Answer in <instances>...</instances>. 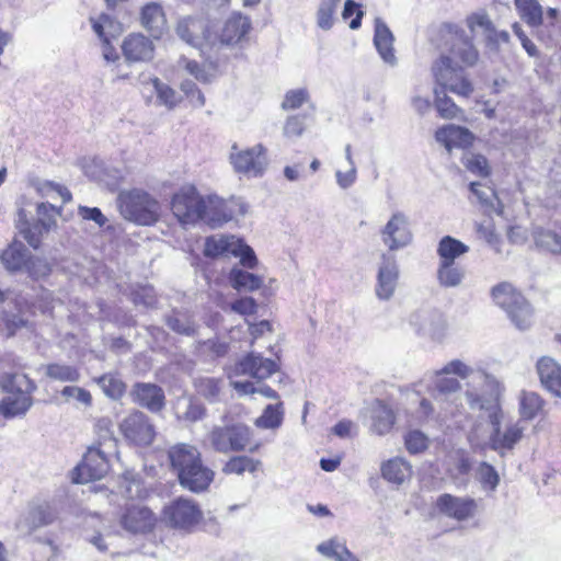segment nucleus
<instances>
[{
    "label": "nucleus",
    "mask_w": 561,
    "mask_h": 561,
    "mask_svg": "<svg viewBox=\"0 0 561 561\" xmlns=\"http://www.w3.org/2000/svg\"><path fill=\"white\" fill-rule=\"evenodd\" d=\"M428 437L419 430L410 431L404 437L408 451L412 455L421 454L428 447Z\"/></svg>",
    "instance_id": "nucleus-52"
},
{
    "label": "nucleus",
    "mask_w": 561,
    "mask_h": 561,
    "mask_svg": "<svg viewBox=\"0 0 561 561\" xmlns=\"http://www.w3.org/2000/svg\"><path fill=\"white\" fill-rule=\"evenodd\" d=\"M24 268L31 277L36 279L45 277L50 273L49 263L45 259L37 256L30 255Z\"/></svg>",
    "instance_id": "nucleus-56"
},
{
    "label": "nucleus",
    "mask_w": 561,
    "mask_h": 561,
    "mask_svg": "<svg viewBox=\"0 0 561 561\" xmlns=\"http://www.w3.org/2000/svg\"><path fill=\"white\" fill-rule=\"evenodd\" d=\"M317 550L323 557L334 561H359L345 546L336 538L323 541L317 546Z\"/></svg>",
    "instance_id": "nucleus-35"
},
{
    "label": "nucleus",
    "mask_w": 561,
    "mask_h": 561,
    "mask_svg": "<svg viewBox=\"0 0 561 561\" xmlns=\"http://www.w3.org/2000/svg\"><path fill=\"white\" fill-rule=\"evenodd\" d=\"M278 369L276 362L263 357L259 353L251 352L245 355L236 366L239 375H248L252 378L263 380L272 376Z\"/></svg>",
    "instance_id": "nucleus-22"
},
{
    "label": "nucleus",
    "mask_w": 561,
    "mask_h": 561,
    "mask_svg": "<svg viewBox=\"0 0 561 561\" xmlns=\"http://www.w3.org/2000/svg\"><path fill=\"white\" fill-rule=\"evenodd\" d=\"M61 394L67 400L76 399L77 401L81 402L87 407L92 403L91 393L88 390L80 387L67 386L61 390Z\"/></svg>",
    "instance_id": "nucleus-63"
},
{
    "label": "nucleus",
    "mask_w": 561,
    "mask_h": 561,
    "mask_svg": "<svg viewBox=\"0 0 561 561\" xmlns=\"http://www.w3.org/2000/svg\"><path fill=\"white\" fill-rule=\"evenodd\" d=\"M206 410L204 405L197 402L187 401L185 402V410L179 415V417L188 421L196 422L205 416Z\"/></svg>",
    "instance_id": "nucleus-64"
},
{
    "label": "nucleus",
    "mask_w": 561,
    "mask_h": 561,
    "mask_svg": "<svg viewBox=\"0 0 561 561\" xmlns=\"http://www.w3.org/2000/svg\"><path fill=\"white\" fill-rule=\"evenodd\" d=\"M380 236L383 244L390 251H398L408 247L413 239L408 216L401 211L392 214L381 229Z\"/></svg>",
    "instance_id": "nucleus-15"
},
{
    "label": "nucleus",
    "mask_w": 561,
    "mask_h": 561,
    "mask_svg": "<svg viewBox=\"0 0 561 561\" xmlns=\"http://www.w3.org/2000/svg\"><path fill=\"white\" fill-rule=\"evenodd\" d=\"M545 401L536 392H523L519 400V412L524 420L535 419L542 410Z\"/></svg>",
    "instance_id": "nucleus-45"
},
{
    "label": "nucleus",
    "mask_w": 561,
    "mask_h": 561,
    "mask_svg": "<svg viewBox=\"0 0 561 561\" xmlns=\"http://www.w3.org/2000/svg\"><path fill=\"white\" fill-rule=\"evenodd\" d=\"M98 433V442L94 445L108 448L111 450L117 449V442L111 431V421L108 419H100L95 424Z\"/></svg>",
    "instance_id": "nucleus-50"
},
{
    "label": "nucleus",
    "mask_w": 561,
    "mask_h": 561,
    "mask_svg": "<svg viewBox=\"0 0 561 561\" xmlns=\"http://www.w3.org/2000/svg\"><path fill=\"white\" fill-rule=\"evenodd\" d=\"M468 251V245L450 236L443 237L437 247V254L439 255L440 259L439 263L455 264V260L463 255Z\"/></svg>",
    "instance_id": "nucleus-36"
},
{
    "label": "nucleus",
    "mask_w": 561,
    "mask_h": 561,
    "mask_svg": "<svg viewBox=\"0 0 561 561\" xmlns=\"http://www.w3.org/2000/svg\"><path fill=\"white\" fill-rule=\"evenodd\" d=\"M117 204L122 216L129 221L149 226L158 220L160 205L156 198L142 190L121 192Z\"/></svg>",
    "instance_id": "nucleus-5"
},
{
    "label": "nucleus",
    "mask_w": 561,
    "mask_h": 561,
    "mask_svg": "<svg viewBox=\"0 0 561 561\" xmlns=\"http://www.w3.org/2000/svg\"><path fill=\"white\" fill-rule=\"evenodd\" d=\"M58 515L55 502L42 501L31 505L27 516L16 522V529L24 534L51 524Z\"/></svg>",
    "instance_id": "nucleus-18"
},
{
    "label": "nucleus",
    "mask_w": 561,
    "mask_h": 561,
    "mask_svg": "<svg viewBox=\"0 0 561 561\" xmlns=\"http://www.w3.org/2000/svg\"><path fill=\"white\" fill-rule=\"evenodd\" d=\"M140 22L152 36L160 37L167 26V19L161 4L157 2L145 4L140 12Z\"/></svg>",
    "instance_id": "nucleus-28"
},
{
    "label": "nucleus",
    "mask_w": 561,
    "mask_h": 561,
    "mask_svg": "<svg viewBox=\"0 0 561 561\" xmlns=\"http://www.w3.org/2000/svg\"><path fill=\"white\" fill-rule=\"evenodd\" d=\"M123 55L127 62H145L153 58V42L140 33L129 34L122 44Z\"/></svg>",
    "instance_id": "nucleus-23"
},
{
    "label": "nucleus",
    "mask_w": 561,
    "mask_h": 561,
    "mask_svg": "<svg viewBox=\"0 0 561 561\" xmlns=\"http://www.w3.org/2000/svg\"><path fill=\"white\" fill-rule=\"evenodd\" d=\"M341 0H320L317 13V26L323 31H330L335 22V12Z\"/></svg>",
    "instance_id": "nucleus-41"
},
{
    "label": "nucleus",
    "mask_w": 561,
    "mask_h": 561,
    "mask_svg": "<svg viewBox=\"0 0 561 561\" xmlns=\"http://www.w3.org/2000/svg\"><path fill=\"white\" fill-rule=\"evenodd\" d=\"M394 37L387 24L380 19H375L374 45L381 59L390 65H397V57L393 49Z\"/></svg>",
    "instance_id": "nucleus-25"
},
{
    "label": "nucleus",
    "mask_w": 561,
    "mask_h": 561,
    "mask_svg": "<svg viewBox=\"0 0 561 561\" xmlns=\"http://www.w3.org/2000/svg\"><path fill=\"white\" fill-rule=\"evenodd\" d=\"M353 14L355 18L350 22V28L357 30L362 25V19L364 16V11L360 9V5L354 0H346L344 3V8L342 11V18L344 20L350 19Z\"/></svg>",
    "instance_id": "nucleus-59"
},
{
    "label": "nucleus",
    "mask_w": 561,
    "mask_h": 561,
    "mask_svg": "<svg viewBox=\"0 0 561 561\" xmlns=\"http://www.w3.org/2000/svg\"><path fill=\"white\" fill-rule=\"evenodd\" d=\"M229 280L234 289L248 291H254L263 284V279L260 276L239 267H233L230 271Z\"/></svg>",
    "instance_id": "nucleus-37"
},
{
    "label": "nucleus",
    "mask_w": 561,
    "mask_h": 561,
    "mask_svg": "<svg viewBox=\"0 0 561 561\" xmlns=\"http://www.w3.org/2000/svg\"><path fill=\"white\" fill-rule=\"evenodd\" d=\"M308 100V92L305 89L290 90L286 93L282 103L283 110H295L300 107Z\"/></svg>",
    "instance_id": "nucleus-61"
},
{
    "label": "nucleus",
    "mask_w": 561,
    "mask_h": 561,
    "mask_svg": "<svg viewBox=\"0 0 561 561\" xmlns=\"http://www.w3.org/2000/svg\"><path fill=\"white\" fill-rule=\"evenodd\" d=\"M2 387L7 396L0 401V414L7 419L25 414L33 404V381L23 374H9L2 377Z\"/></svg>",
    "instance_id": "nucleus-4"
},
{
    "label": "nucleus",
    "mask_w": 561,
    "mask_h": 561,
    "mask_svg": "<svg viewBox=\"0 0 561 561\" xmlns=\"http://www.w3.org/2000/svg\"><path fill=\"white\" fill-rule=\"evenodd\" d=\"M168 327L176 333L192 335L195 332L194 322L184 314H173L167 318Z\"/></svg>",
    "instance_id": "nucleus-55"
},
{
    "label": "nucleus",
    "mask_w": 561,
    "mask_h": 561,
    "mask_svg": "<svg viewBox=\"0 0 561 561\" xmlns=\"http://www.w3.org/2000/svg\"><path fill=\"white\" fill-rule=\"evenodd\" d=\"M448 324L446 319L439 312H435L432 322L426 327L422 336H427L434 341H443L447 335Z\"/></svg>",
    "instance_id": "nucleus-53"
},
{
    "label": "nucleus",
    "mask_w": 561,
    "mask_h": 561,
    "mask_svg": "<svg viewBox=\"0 0 561 561\" xmlns=\"http://www.w3.org/2000/svg\"><path fill=\"white\" fill-rule=\"evenodd\" d=\"M537 373L541 385L551 393L561 397V366L551 357L537 362Z\"/></svg>",
    "instance_id": "nucleus-27"
},
{
    "label": "nucleus",
    "mask_w": 561,
    "mask_h": 561,
    "mask_svg": "<svg viewBox=\"0 0 561 561\" xmlns=\"http://www.w3.org/2000/svg\"><path fill=\"white\" fill-rule=\"evenodd\" d=\"M432 73L436 84L444 91H449L462 98H469L473 92V84L463 66L454 64L453 59L445 56V54L433 62Z\"/></svg>",
    "instance_id": "nucleus-7"
},
{
    "label": "nucleus",
    "mask_w": 561,
    "mask_h": 561,
    "mask_svg": "<svg viewBox=\"0 0 561 561\" xmlns=\"http://www.w3.org/2000/svg\"><path fill=\"white\" fill-rule=\"evenodd\" d=\"M196 392L209 402L219 401L224 388V379L214 377H198L194 380Z\"/></svg>",
    "instance_id": "nucleus-38"
},
{
    "label": "nucleus",
    "mask_w": 561,
    "mask_h": 561,
    "mask_svg": "<svg viewBox=\"0 0 561 561\" xmlns=\"http://www.w3.org/2000/svg\"><path fill=\"white\" fill-rule=\"evenodd\" d=\"M168 458L183 489L201 493L214 481L215 472L203 462L202 454L196 446L178 443L169 448Z\"/></svg>",
    "instance_id": "nucleus-2"
},
{
    "label": "nucleus",
    "mask_w": 561,
    "mask_h": 561,
    "mask_svg": "<svg viewBox=\"0 0 561 561\" xmlns=\"http://www.w3.org/2000/svg\"><path fill=\"white\" fill-rule=\"evenodd\" d=\"M478 474L484 488L495 490L500 482V477L493 466L488 462H481L478 469Z\"/></svg>",
    "instance_id": "nucleus-58"
},
{
    "label": "nucleus",
    "mask_w": 561,
    "mask_h": 561,
    "mask_svg": "<svg viewBox=\"0 0 561 561\" xmlns=\"http://www.w3.org/2000/svg\"><path fill=\"white\" fill-rule=\"evenodd\" d=\"M445 373L457 374L466 380L465 398L471 410L484 412L493 431L490 435V446L501 456L504 450H511L520 440L524 427L513 424L501 433L502 411L499 404L500 385L494 376L483 369L473 368L460 359H453L444 368Z\"/></svg>",
    "instance_id": "nucleus-1"
},
{
    "label": "nucleus",
    "mask_w": 561,
    "mask_h": 561,
    "mask_svg": "<svg viewBox=\"0 0 561 561\" xmlns=\"http://www.w3.org/2000/svg\"><path fill=\"white\" fill-rule=\"evenodd\" d=\"M463 277L465 271L462 267L453 263H439L437 278L442 286L457 287L462 283Z\"/></svg>",
    "instance_id": "nucleus-43"
},
{
    "label": "nucleus",
    "mask_w": 561,
    "mask_h": 561,
    "mask_svg": "<svg viewBox=\"0 0 561 561\" xmlns=\"http://www.w3.org/2000/svg\"><path fill=\"white\" fill-rule=\"evenodd\" d=\"M438 511L459 522L472 517L477 510L476 501L469 497H458L451 494H442L436 502Z\"/></svg>",
    "instance_id": "nucleus-21"
},
{
    "label": "nucleus",
    "mask_w": 561,
    "mask_h": 561,
    "mask_svg": "<svg viewBox=\"0 0 561 561\" xmlns=\"http://www.w3.org/2000/svg\"><path fill=\"white\" fill-rule=\"evenodd\" d=\"M238 238L234 236H210L205 240L204 254L207 257L232 255V250Z\"/></svg>",
    "instance_id": "nucleus-34"
},
{
    "label": "nucleus",
    "mask_w": 561,
    "mask_h": 561,
    "mask_svg": "<svg viewBox=\"0 0 561 561\" xmlns=\"http://www.w3.org/2000/svg\"><path fill=\"white\" fill-rule=\"evenodd\" d=\"M436 310L420 309L411 313L409 323L417 335H423L426 327L432 322Z\"/></svg>",
    "instance_id": "nucleus-51"
},
{
    "label": "nucleus",
    "mask_w": 561,
    "mask_h": 561,
    "mask_svg": "<svg viewBox=\"0 0 561 561\" xmlns=\"http://www.w3.org/2000/svg\"><path fill=\"white\" fill-rule=\"evenodd\" d=\"M163 517L171 527L190 530L201 522L203 513L194 500L180 496L164 507Z\"/></svg>",
    "instance_id": "nucleus-14"
},
{
    "label": "nucleus",
    "mask_w": 561,
    "mask_h": 561,
    "mask_svg": "<svg viewBox=\"0 0 561 561\" xmlns=\"http://www.w3.org/2000/svg\"><path fill=\"white\" fill-rule=\"evenodd\" d=\"M247 211L248 206L239 198L224 201L217 195H208L205 197V211L202 221L216 228L237 216L245 215Z\"/></svg>",
    "instance_id": "nucleus-13"
},
{
    "label": "nucleus",
    "mask_w": 561,
    "mask_h": 561,
    "mask_svg": "<svg viewBox=\"0 0 561 561\" xmlns=\"http://www.w3.org/2000/svg\"><path fill=\"white\" fill-rule=\"evenodd\" d=\"M252 28L249 16L241 12L231 13L225 21L219 41L224 45H236L243 41Z\"/></svg>",
    "instance_id": "nucleus-24"
},
{
    "label": "nucleus",
    "mask_w": 561,
    "mask_h": 561,
    "mask_svg": "<svg viewBox=\"0 0 561 561\" xmlns=\"http://www.w3.org/2000/svg\"><path fill=\"white\" fill-rule=\"evenodd\" d=\"M440 32L445 38L448 55L454 64L458 61L463 67H473L479 60V51L472 43V38L466 31L454 23H444Z\"/></svg>",
    "instance_id": "nucleus-8"
},
{
    "label": "nucleus",
    "mask_w": 561,
    "mask_h": 561,
    "mask_svg": "<svg viewBox=\"0 0 561 561\" xmlns=\"http://www.w3.org/2000/svg\"><path fill=\"white\" fill-rule=\"evenodd\" d=\"M284 419L283 403L277 402L276 404H268L264 409L262 415L255 420V425L263 430H275L278 428Z\"/></svg>",
    "instance_id": "nucleus-40"
},
{
    "label": "nucleus",
    "mask_w": 561,
    "mask_h": 561,
    "mask_svg": "<svg viewBox=\"0 0 561 561\" xmlns=\"http://www.w3.org/2000/svg\"><path fill=\"white\" fill-rule=\"evenodd\" d=\"M45 374L48 378L60 382H77L80 379V371L76 366L60 363L46 365Z\"/></svg>",
    "instance_id": "nucleus-42"
},
{
    "label": "nucleus",
    "mask_w": 561,
    "mask_h": 561,
    "mask_svg": "<svg viewBox=\"0 0 561 561\" xmlns=\"http://www.w3.org/2000/svg\"><path fill=\"white\" fill-rule=\"evenodd\" d=\"M370 431L379 436L388 434L396 421L393 411L380 400L370 407Z\"/></svg>",
    "instance_id": "nucleus-29"
},
{
    "label": "nucleus",
    "mask_w": 561,
    "mask_h": 561,
    "mask_svg": "<svg viewBox=\"0 0 561 561\" xmlns=\"http://www.w3.org/2000/svg\"><path fill=\"white\" fill-rule=\"evenodd\" d=\"M494 302L502 308L518 330H527L533 324V309L525 297L512 284L503 282L491 290Z\"/></svg>",
    "instance_id": "nucleus-6"
},
{
    "label": "nucleus",
    "mask_w": 561,
    "mask_h": 561,
    "mask_svg": "<svg viewBox=\"0 0 561 561\" xmlns=\"http://www.w3.org/2000/svg\"><path fill=\"white\" fill-rule=\"evenodd\" d=\"M171 210L182 226H194L202 221L205 197L196 187L185 185L173 195Z\"/></svg>",
    "instance_id": "nucleus-9"
},
{
    "label": "nucleus",
    "mask_w": 561,
    "mask_h": 561,
    "mask_svg": "<svg viewBox=\"0 0 561 561\" xmlns=\"http://www.w3.org/2000/svg\"><path fill=\"white\" fill-rule=\"evenodd\" d=\"M117 453L108 448L92 445L83 456V460L73 471L72 481L75 483H88L93 480H101L110 469L108 456Z\"/></svg>",
    "instance_id": "nucleus-10"
},
{
    "label": "nucleus",
    "mask_w": 561,
    "mask_h": 561,
    "mask_svg": "<svg viewBox=\"0 0 561 561\" xmlns=\"http://www.w3.org/2000/svg\"><path fill=\"white\" fill-rule=\"evenodd\" d=\"M176 34L186 44L201 51L206 46L214 44L208 32L207 22L202 18H182L178 23Z\"/></svg>",
    "instance_id": "nucleus-16"
},
{
    "label": "nucleus",
    "mask_w": 561,
    "mask_h": 561,
    "mask_svg": "<svg viewBox=\"0 0 561 561\" xmlns=\"http://www.w3.org/2000/svg\"><path fill=\"white\" fill-rule=\"evenodd\" d=\"M36 213L38 217L36 224H38L45 232H48L56 227V218L59 215V211L55 206L48 203H41L37 205Z\"/></svg>",
    "instance_id": "nucleus-48"
},
{
    "label": "nucleus",
    "mask_w": 561,
    "mask_h": 561,
    "mask_svg": "<svg viewBox=\"0 0 561 561\" xmlns=\"http://www.w3.org/2000/svg\"><path fill=\"white\" fill-rule=\"evenodd\" d=\"M118 428L124 439L134 446H150L156 437V427L150 417L138 410H134L123 417Z\"/></svg>",
    "instance_id": "nucleus-11"
},
{
    "label": "nucleus",
    "mask_w": 561,
    "mask_h": 561,
    "mask_svg": "<svg viewBox=\"0 0 561 561\" xmlns=\"http://www.w3.org/2000/svg\"><path fill=\"white\" fill-rule=\"evenodd\" d=\"M435 107L439 116L445 119H451L457 117L458 113L461 112L460 107L446 94V91L435 88Z\"/></svg>",
    "instance_id": "nucleus-47"
},
{
    "label": "nucleus",
    "mask_w": 561,
    "mask_h": 561,
    "mask_svg": "<svg viewBox=\"0 0 561 561\" xmlns=\"http://www.w3.org/2000/svg\"><path fill=\"white\" fill-rule=\"evenodd\" d=\"M20 232L23 236V238L27 241V243L34 248L37 249L41 244V239L43 233H46L44 229L38 224H24L20 228Z\"/></svg>",
    "instance_id": "nucleus-60"
},
{
    "label": "nucleus",
    "mask_w": 561,
    "mask_h": 561,
    "mask_svg": "<svg viewBox=\"0 0 561 561\" xmlns=\"http://www.w3.org/2000/svg\"><path fill=\"white\" fill-rule=\"evenodd\" d=\"M30 256L28 250L21 242H13L0 255L1 263L10 272L21 271L25 267Z\"/></svg>",
    "instance_id": "nucleus-32"
},
{
    "label": "nucleus",
    "mask_w": 561,
    "mask_h": 561,
    "mask_svg": "<svg viewBox=\"0 0 561 561\" xmlns=\"http://www.w3.org/2000/svg\"><path fill=\"white\" fill-rule=\"evenodd\" d=\"M130 397L134 403L152 413L160 412L165 404L164 391L156 383L136 382L130 390Z\"/></svg>",
    "instance_id": "nucleus-20"
},
{
    "label": "nucleus",
    "mask_w": 561,
    "mask_h": 561,
    "mask_svg": "<svg viewBox=\"0 0 561 561\" xmlns=\"http://www.w3.org/2000/svg\"><path fill=\"white\" fill-rule=\"evenodd\" d=\"M262 462L248 456L231 457L222 467L221 471L225 474L241 476L244 472L254 473L261 467Z\"/></svg>",
    "instance_id": "nucleus-39"
},
{
    "label": "nucleus",
    "mask_w": 561,
    "mask_h": 561,
    "mask_svg": "<svg viewBox=\"0 0 561 561\" xmlns=\"http://www.w3.org/2000/svg\"><path fill=\"white\" fill-rule=\"evenodd\" d=\"M380 260L375 293L380 300H389L398 285L399 265L396 256L389 253H382Z\"/></svg>",
    "instance_id": "nucleus-17"
},
{
    "label": "nucleus",
    "mask_w": 561,
    "mask_h": 561,
    "mask_svg": "<svg viewBox=\"0 0 561 561\" xmlns=\"http://www.w3.org/2000/svg\"><path fill=\"white\" fill-rule=\"evenodd\" d=\"M253 431L244 423L236 422L225 425H214L207 434L210 448L222 455L231 453H254L259 444H253Z\"/></svg>",
    "instance_id": "nucleus-3"
},
{
    "label": "nucleus",
    "mask_w": 561,
    "mask_h": 561,
    "mask_svg": "<svg viewBox=\"0 0 561 561\" xmlns=\"http://www.w3.org/2000/svg\"><path fill=\"white\" fill-rule=\"evenodd\" d=\"M536 245L553 254L561 253V236L552 230L538 228L534 232Z\"/></svg>",
    "instance_id": "nucleus-46"
},
{
    "label": "nucleus",
    "mask_w": 561,
    "mask_h": 561,
    "mask_svg": "<svg viewBox=\"0 0 561 561\" xmlns=\"http://www.w3.org/2000/svg\"><path fill=\"white\" fill-rule=\"evenodd\" d=\"M232 256L240 257L241 265L248 268H254L257 264V259L253 249L239 238L237 243H234Z\"/></svg>",
    "instance_id": "nucleus-54"
},
{
    "label": "nucleus",
    "mask_w": 561,
    "mask_h": 561,
    "mask_svg": "<svg viewBox=\"0 0 561 561\" xmlns=\"http://www.w3.org/2000/svg\"><path fill=\"white\" fill-rule=\"evenodd\" d=\"M152 84L160 104L165 105L168 108H173L180 102L179 94L158 78L152 79Z\"/></svg>",
    "instance_id": "nucleus-49"
},
{
    "label": "nucleus",
    "mask_w": 561,
    "mask_h": 561,
    "mask_svg": "<svg viewBox=\"0 0 561 561\" xmlns=\"http://www.w3.org/2000/svg\"><path fill=\"white\" fill-rule=\"evenodd\" d=\"M466 23L471 33H474L477 28H482L491 37V33L494 32L493 23L486 13H472L467 16Z\"/></svg>",
    "instance_id": "nucleus-57"
},
{
    "label": "nucleus",
    "mask_w": 561,
    "mask_h": 561,
    "mask_svg": "<svg viewBox=\"0 0 561 561\" xmlns=\"http://www.w3.org/2000/svg\"><path fill=\"white\" fill-rule=\"evenodd\" d=\"M229 159L237 173L249 178L262 176L268 165L266 148L261 144L242 150L233 144Z\"/></svg>",
    "instance_id": "nucleus-12"
},
{
    "label": "nucleus",
    "mask_w": 561,
    "mask_h": 561,
    "mask_svg": "<svg viewBox=\"0 0 561 561\" xmlns=\"http://www.w3.org/2000/svg\"><path fill=\"white\" fill-rule=\"evenodd\" d=\"M156 523L153 513L140 504L128 505L122 517V527L131 534H145L150 531Z\"/></svg>",
    "instance_id": "nucleus-19"
},
{
    "label": "nucleus",
    "mask_w": 561,
    "mask_h": 561,
    "mask_svg": "<svg viewBox=\"0 0 561 561\" xmlns=\"http://www.w3.org/2000/svg\"><path fill=\"white\" fill-rule=\"evenodd\" d=\"M465 165L469 171L481 176L489 175L488 160L482 154H471L466 159Z\"/></svg>",
    "instance_id": "nucleus-62"
},
{
    "label": "nucleus",
    "mask_w": 561,
    "mask_h": 561,
    "mask_svg": "<svg viewBox=\"0 0 561 561\" xmlns=\"http://www.w3.org/2000/svg\"><path fill=\"white\" fill-rule=\"evenodd\" d=\"M381 476L390 483L400 485L412 476V466L402 457H394L381 466Z\"/></svg>",
    "instance_id": "nucleus-30"
},
{
    "label": "nucleus",
    "mask_w": 561,
    "mask_h": 561,
    "mask_svg": "<svg viewBox=\"0 0 561 561\" xmlns=\"http://www.w3.org/2000/svg\"><path fill=\"white\" fill-rule=\"evenodd\" d=\"M104 394L113 400L121 399L125 391L126 385L116 374H104L95 379Z\"/></svg>",
    "instance_id": "nucleus-44"
},
{
    "label": "nucleus",
    "mask_w": 561,
    "mask_h": 561,
    "mask_svg": "<svg viewBox=\"0 0 561 561\" xmlns=\"http://www.w3.org/2000/svg\"><path fill=\"white\" fill-rule=\"evenodd\" d=\"M519 18L530 27H539L543 22V9L538 0H514Z\"/></svg>",
    "instance_id": "nucleus-33"
},
{
    "label": "nucleus",
    "mask_w": 561,
    "mask_h": 561,
    "mask_svg": "<svg viewBox=\"0 0 561 561\" xmlns=\"http://www.w3.org/2000/svg\"><path fill=\"white\" fill-rule=\"evenodd\" d=\"M447 363L439 371L434 382V397L436 400L448 401L456 399L457 393L461 389L460 382L456 378L447 377L448 373L444 371ZM457 376V374H455ZM458 377H460L458 375Z\"/></svg>",
    "instance_id": "nucleus-31"
},
{
    "label": "nucleus",
    "mask_w": 561,
    "mask_h": 561,
    "mask_svg": "<svg viewBox=\"0 0 561 561\" xmlns=\"http://www.w3.org/2000/svg\"><path fill=\"white\" fill-rule=\"evenodd\" d=\"M435 137L449 152L454 148H467L473 140V135L469 129L454 124L439 128Z\"/></svg>",
    "instance_id": "nucleus-26"
}]
</instances>
